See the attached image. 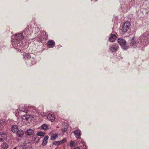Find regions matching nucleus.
Listing matches in <instances>:
<instances>
[{
  "label": "nucleus",
  "mask_w": 149,
  "mask_h": 149,
  "mask_svg": "<svg viewBox=\"0 0 149 149\" xmlns=\"http://www.w3.org/2000/svg\"><path fill=\"white\" fill-rule=\"evenodd\" d=\"M47 119L51 121H54L55 119V116L53 114H49L47 116Z\"/></svg>",
  "instance_id": "obj_12"
},
{
  "label": "nucleus",
  "mask_w": 149,
  "mask_h": 149,
  "mask_svg": "<svg viewBox=\"0 0 149 149\" xmlns=\"http://www.w3.org/2000/svg\"><path fill=\"white\" fill-rule=\"evenodd\" d=\"M1 146L2 149H7L8 145L6 143H3L1 144Z\"/></svg>",
  "instance_id": "obj_20"
},
{
  "label": "nucleus",
  "mask_w": 149,
  "mask_h": 149,
  "mask_svg": "<svg viewBox=\"0 0 149 149\" xmlns=\"http://www.w3.org/2000/svg\"><path fill=\"white\" fill-rule=\"evenodd\" d=\"M45 134V132H40L37 133V135L38 136H44Z\"/></svg>",
  "instance_id": "obj_24"
},
{
  "label": "nucleus",
  "mask_w": 149,
  "mask_h": 149,
  "mask_svg": "<svg viewBox=\"0 0 149 149\" xmlns=\"http://www.w3.org/2000/svg\"><path fill=\"white\" fill-rule=\"evenodd\" d=\"M16 133L18 136L19 137H22L24 134V131L22 130H18Z\"/></svg>",
  "instance_id": "obj_17"
},
{
  "label": "nucleus",
  "mask_w": 149,
  "mask_h": 149,
  "mask_svg": "<svg viewBox=\"0 0 149 149\" xmlns=\"http://www.w3.org/2000/svg\"><path fill=\"white\" fill-rule=\"evenodd\" d=\"M58 135L56 134H53L52 135L51 139L52 140H55L58 137Z\"/></svg>",
  "instance_id": "obj_22"
},
{
  "label": "nucleus",
  "mask_w": 149,
  "mask_h": 149,
  "mask_svg": "<svg viewBox=\"0 0 149 149\" xmlns=\"http://www.w3.org/2000/svg\"><path fill=\"white\" fill-rule=\"evenodd\" d=\"M7 136L6 134L2 132H0V141H3V140L6 139Z\"/></svg>",
  "instance_id": "obj_13"
},
{
  "label": "nucleus",
  "mask_w": 149,
  "mask_h": 149,
  "mask_svg": "<svg viewBox=\"0 0 149 149\" xmlns=\"http://www.w3.org/2000/svg\"><path fill=\"white\" fill-rule=\"evenodd\" d=\"M31 148V145L29 141H26L24 143L23 149H30Z\"/></svg>",
  "instance_id": "obj_9"
},
{
  "label": "nucleus",
  "mask_w": 149,
  "mask_h": 149,
  "mask_svg": "<svg viewBox=\"0 0 149 149\" xmlns=\"http://www.w3.org/2000/svg\"><path fill=\"white\" fill-rule=\"evenodd\" d=\"M97 1L96 0H95V1Z\"/></svg>",
  "instance_id": "obj_35"
},
{
  "label": "nucleus",
  "mask_w": 149,
  "mask_h": 149,
  "mask_svg": "<svg viewBox=\"0 0 149 149\" xmlns=\"http://www.w3.org/2000/svg\"><path fill=\"white\" fill-rule=\"evenodd\" d=\"M73 149H81L79 148V147H76V148H73Z\"/></svg>",
  "instance_id": "obj_31"
},
{
  "label": "nucleus",
  "mask_w": 149,
  "mask_h": 149,
  "mask_svg": "<svg viewBox=\"0 0 149 149\" xmlns=\"http://www.w3.org/2000/svg\"><path fill=\"white\" fill-rule=\"evenodd\" d=\"M36 107H33V106L29 107H28V111H33V110H36Z\"/></svg>",
  "instance_id": "obj_23"
},
{
  "label": "nucleus",
  "mask_w": 149,
  "mask_h": 149,
  "mask_svg": "<svg viewBox=\"0 0 149 149\" xmlns=\"http://www.w3.org/2000/svg\"><path fill=\"white\" fill-rule=\"evenodd\" d=\"M23 36L21 33L15 34V39L12 41V45L17 51L19 50L21 47H23L24 45L22 44V40L23 38Z\"/></svg>",
  "instance_id": "obj_2"
},
{
  "label": "nucleus",
  "mask_w": 149,
  "mask_h": 149,
  "mask_svg": "<svg viewBox=\"0 0 149 149\" xmlns=\"http://www.w3.org/2000/svg\"><path fill=\"white\" fill-rule=\"evenodd\" d=\"M61 144L62 143L60 141H56L53 143V145H54L57 146Z\"/></svg>",
  "instance_id": "obj_25"
},
{
  "label": "nucleus",
  "mask_w": 149,
  "mask_h": 149,
  "mask_svg": "<svg viewBox=\"0 0 149 149\" xmlns=\"http://www.w3.org/2000/svg\"><path fill=\"white\" fill-rule=\"evenodd\" d=\"M49 137L48 136H46L43 140L42 145L43 146L45 145L47 143V140Z\"/></svg>",
  "instance_id": "obj_19"
},
{
  "label": "nucleus",
  "mask_w": 149,
  "mask_h": 149,
  "mask_svg": "<svg viewBox=\"0 0 149 149\" xmlns=\"http://www.w3.org/2000/svg\"><path fill=\"white\" fill-rule=\"evenodd\" d=\"M34 55L32 54L25 53L23 55V58L25 59H27L31 58V57L32 58Z\"/></svg>",
  "instance_id": "obj_10"
},
{
  "label": "nucleus",
  "mask_w": 149,
  "mask_h": 149,
  "mask_svg": "<svg viewBox=\"0 0 149 149\" xmlns=\"http://www.w3.org/2000/svg\"><path fill=\"white\" fill-rule=\"evenodd\" d=\"M11 130L12 132L16 133L18 131V129L16 125H13L11 127Z\"/></svg>",
  "instance_id": "obj_18"
},
{
  "label": "nucleus",
  "mask_w": 149,
  "mask_h": 149,
  "mask_svg": "<svg viewBox=\"0 0 149 149\" xmlns=\"http://www.w3.org/2000/svg\"><path fill=\"white\" fill-rule=\"evenodd\" d=\"M118 46L116 44H114L109 47V49L112 52H115L118 48Z\"/></svg>",
  "instance_id": "obj_7"
},
{
  "label": "nucleus",
  "mask_w": 149,
  "mask_h": 149,
  "mask_svg": "<svg viewBox=\"0 0 149 149\" xmlns=\"http://www.w3.org/2000/svg\"><path fill=\"white\" fill-rule=\"evenodd\" d=\"M48 128V126L45 124H43L41 126V128L44 130H47Z\"/></svg>",
  "instance_id": "obj_21"
},
{
  "label": "nucleus",
  "mask_w": 149,
  "mask_h": 149,
  "mask_svg": "<svg viewBox=\"0 0 149 149\" xmlns=\"http://www.w3.org/2000/svg\"><path fill=\"white\" fill-rule=\"evenodd\" d=\"M118 42L120 44L122 48L124 50H127L128 47L126 46V41L123 39L119 38L118 39Z\"/></svg>",
  "instance_id": "obj_4"
},
{
  "label": "nucleus",
  "mask_w": 149,
  "mask_h": 149,
  "mask_svg": "<svg viewBox=\"0 0 149 149\" xmlns=\"http://www.w3.org/2000/svg\"><path fill=\"white\" fill-rule=\"evenodd\" d=\"M67 130V128H65L64 129H62V132L63 133H64L65 132H66Z\"/></svg>",
  "instance_id": "obj_28"
},
{
  "label": "nucleus",
  "mask_w": 149,
  "mask_h": 149,
  "mask_svg": "<svg viewBox=\"0 0 149 149\" xmlns=\"http://www.w3.org/2000/svg\"><path fill=\"white\" fill-rule=\"evenodd\" d=\"M13 149H17L16 147L14 148Z\"/></svg>",
  "instance_id": "obj_34"
},
{
  "label": "nucleus",
  "mask_w": 149,
  "mask_h": 149,
  "mask_svg": "<svg viewBox=\"0 0 149 149\" xmlns=\"http://www.w3.org/2000/svg\"><path fill=\"white\" fill-rule=\"evenodd\" d=\"M74 144V142L72 141H70V146L71 147V149H73V148H72V147L73 146Z\"/></svg>",
  "instance_id": "obj_26"
},
{
  "label": "nucleus",
  "mask_w": 149,
  "mask_h": 149,
  "mask_svg": "<svg viewBox=\"0 0 149 149\" xmlns=\"http://www.w3.org/2000/svg\"><path fill=\"white\" fill-rule=\"evenodd\" d=\"M37 139H38V140L36 141V142L37 143H38L39 142V141H40V138L38 137Z\"/></svg>",
  "instance_id": "obj_29"
},
{
  "label": "nucleus",
  "mask_w": 149,
  "mask_h": 149,
  "mask_svg": "<svg viewBox=\"0 0 149 149\" xmlns=\"http://www.w3.org/2000/svg\"><path fill=\"white\" fill-rule=\"evenodd\" d=\"M42 116L44 117L45 116H46V114H42Z\"/></svg>",
  "instance_id": "obj_33"
},
{
  "label": "nucleus",
  "mask_w": 149,
  "mask_h": 149,
  "mask_svg": "<svg viewBox=\"0 0 149 149\" xmlns=\"http://www.w3.org/2000/svg\"><path fill=\"white\" fill-rule=\"evenodd\" d=\"M82 145H83V147H84L86 149V146L85 145L84 146V144H83V143H82Z\"/></svg>",
  "instance_id": "obj_32"
},
{
  "label": "nucleus",
  "mask_w": 149,
  "mask_h": 149,
  "mask_svg": "<svg viewBox=\"0 0 149 149\" xmlns=\"http://www.w3.org/2000/svg\"><path fill=\"white\" fill-rule=\"evenodd\" d=\"M20 116H21L22 121V122L25 123L29 120H31L32 118H33V116H29L27 115H25L24 114H21Z\"/></svg>",
  "instance_id": "obj_5"
},
{
  "label": "nucleus",
  "mask_w": 149,
  "mask_h": 149,
  "mask_svg": "<svg viewBox=\"0 0 149 149\" xmlns=\"http://www.w3.org/2000/svg\"><path fill=\"white\" fill-rule=\"evenodd\" d=\"M149 43V32H147L141 35L139 38H133L131 40L130 45L134 47L144 46Z\"/></svg>",
  "instance_id": "obj_1"
},
{
  "label": "nucleus",
  "mask_w": 149,
  "mask_h": 149,
  "mask_svg": "<svg viewBox=\"0 0 149 149\" xmlns=\"http://www.w3.org/2000/svg\"><path fill=\"white\" fill-rule=\"evenodd\" d=\"M6 125V120H0V130H2L4 129Z\"/></svg>",
  "instance_id": "obj_8"
},
{
  "label": "nucleus",
  "mask_w": 149,
  "mask_h": 149,
  "mask_svg": "<svg viewBox=\"0 0 149 149\" xmlns=\"http://www.w3.org/2000/svg\"><path fill=\"white\" fill-rule=\"evenodd\" d=\"M130 26V24L129 22H125L122 27V31L123 32H125L128 31Z\"/></svg>",
  "instance_id": "obj_6"
},
{
  "label": "nucleus",
  "mask_w": 149,
  "mask_h": 149,
  "mask_svg": "<svg viewBox=\"0 0 149 149\" xmlns=\"http://www.w3.org/2000/svg\"><path fill=\"white\" fill-rule=\"evenodd\" d=\"M34 133V131L33 130L29 129L25 132V134L26 135L30 136L33 134Z\"/></svg>",
  "instance_id": "obj_16"
},
{
  "label": "nucleus",
  "mask_w": 149,
  "mask_h": 149,
  "mask_svg": "<svg viewBox=\"0 0 149 149\" xmlns=\"http://www.w3.org/2000/svg\"><path fill=\"white\" fill-rule=\"evenodd\" d=\"M116 38V36L115 35L111 34L110 35L109 40L111 42H113L115 41Z\"/></svg>",
  "instance_id": "obj_15"
},
{
  "label": "nucleus",
  "mask_w": 149,
  "mask_h": 149,
  "mask_svg": "<svg viewBox=\"0 0 149 149\" xmlns=\"http://www.w3.org/2000/svg\"><path fill=\"white\" fill-rule=\"evenodd\" d=\"M17 111L19 115L26 113L28 112V107L24 105H22L17 109Z\"/></svg>",
  "instance_id": "obj_3"
},
{
  "label": "nucleus",
  "mask_w": 149,
  "mask_h": 149,
  "mask_svg": "<svg viewBox=\"0 0 149 149\" xmlns=\"http://www.w3.org/2000/svg\"><path fill=\"white\" fill-rule=\"evenodd\" d=\"M62 144L65 142L66 141V139L65 138L63 139L62 140L60 141Z\"/></svg>",
  "instance_id": "obj_27"
},
{
  "label": "nucleus",
  "mask_w": 149,
  "mask_h": 149,
  "mask_svg": "<svg viewBox=\"0 0 149 149\" xmlns=\"http://www.w3.org/2000/svg\"><path fill=\"white\" fill-rule=\"evenodd\" d=\"M38 137H36L34 136L33 137V140L34 141H36V139Z\"/></svg>",
  "instance_id": "obj_30"
},
{
  "label": "nucleus",
  "mask_w": 149,
  "mask_h": 149,
  "mask_svg": "<svg viewBox=\"0 0 149 149\" xmlns=\"http://www.w3.org/2000/svg\"><path fill=\"white\" fill-rule=\"evenodd\" d=\"M47 45L49 48H53L55 45V42L54 40H50L47 42Z\"/></svg>",
  "instance_id": "obj_14"
},
{
  "label": "nucleus",
  "mask_w": 149,
  "mask_h": 149,
  "mask_svg": "<svg viewBox=\"0 0 149 149\" xmlns=\"http://www.w3.org/2000/svg\"><path fill=\"white\" fill-rule=\"evenodd\" d=\"M73 133L74 134L75 137L77 139L79 138L81 135V131L79 130L74 131Z\"/></svg>",
  "instance_id": "obj_11"
}]
</instances>
